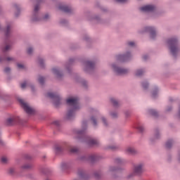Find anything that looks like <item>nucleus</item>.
I'll list each match as a JSON object with an SVG mask.
<instances>
[{"instance_id": "obj_19", "label": "nucleus", "mask_w": 180, "mask_h": 180, "mask_svg": "<svg viewBox=\"0 0 180 180\" xmlns=\"http://www.w3.org/2000/svg\"><path fill=\"white\" fill-rule=\"evenodd\" d=\"M89 20H95L97 23H101V24L105 23V20H102V18H101V15L98 14H95L92 15L91 18H90Z\"/></svg>"}, {"instance_id": "obj_47", "label": "nucleus", "mask_w": 180, "mask_h": 180, "mask_svg": "<svg viewBox=\"0 0 180 180\" xmlns=\"http://www.w3.org/2000/svg\"><path fill=\"white\" fill-rule=\"evenodd\" d=\"M45 81H46V78H44L43 76H39L38 82H39L41 85H44Z\"/></svg>"}, {"instance_id": "obj_21", "label": "nucleus", "mask_w": 180, "mask_h": 180, "mask_svg": "<svg viewBox=\"0 0 180 180\" xmlns=\"http://www.w3.org/2000/svg\"><path fill=\"white\" fill-rule=\"evenodd\" d=\"M126 153L130 154V155H137V154H139V151H137V150L133 147L127 148Z\"/></svg>"}, {"instance_id": "obj_59", "label": "nucleus", "mask_w": 180, "mask_h": 180, "mask_svg": "<svg viewBox=\"0 0 180 180\" xmlns=\"http://www.w3.org/2000/svg\"><path fill=\"white\" fill-rule=\"evenodd\" d=\"M30 86L32 92H36V88H34V85H33V84H30Z\"/></svg>"}, {"instance_id": "obj_32", "label": "nucleus", "mask_w": 180, "mask_h": 180, "mask_svg": "<svg viewBox=\"0 0 180 180\" xmlns=\"http://www.w3.org/2000/svg\"><path fill=\"white\" fill-rule=\"evenodd\" d=\"M13 8L15 9V11H17L15 13V18H18V16H19V15H20V6L19 5H18L17 4H14Z\"/></svg>"}, {"instance_id": "obj_34", "label": "nucleus", "mask_w": 180, "mask_h": 180, "mask_svg": "<svg viewBox=\"0 0 180 180\" xmlns=\"http://www.w3.org/2000/svg\"><path fill=\"white\" fill-rule=\"evenodd\" d=\"M146 72V69H139L136 71L135 75L136 77H141L144 75V73Z\"/></svg>"}, {"instance_id": "obj_16", "label": "nucleus", "mask_w": 180, "mask_h": 180, "mask_svg": "<svg viewBox=\"0 0 180 180\" xmlns=\"http://www.w3.org/2000/svg\"><path fill=\"white\" fill-rule=\"evenodd\" d=\"M51 71L53 74L56 75L58 79H61V78L64 77V74L63 73V72H61V70L60 69V68H57V67L53 68H52Z\"/></svg>"}, {"instance_id": "obj_2", "label": "nucleus", "mask_w": 180, "mask_h": 180, "mask_svg": "<svg viewBox=\"0 0 180 180\" xmlns=\"http://www.w3.org/2000/svg\"><path fill=\"white\" fill-rule=\"evenodd\" d=\"M66 103L68 105L69 108L64 116V120L72 122V120L75 119L77 112L81 109L79 103H78V98H69L67 99Z\"/></svg>"}, {"instance_id": "obj_7", "label": "nucleus", "mask_w": 180, "mask_h": 180, "mask_svg": "<svg viewBox=\"0 0 180 180\" xmlns=\"http://www.w3.org/2000/svg\"><path fill=\"white\" fill-rule=\"evenodd\" d=\"M96 63L93 60H86L84 63L83 70L86 74H92L95 71Z\"/></svg>"}, {"instance_id": "obj_46", "label": "nucleus", "mask_w": 180, "mask_h": 180, "mask_svg": "<svg viewBox=\"0 0 180 180\" xmlns=\"http://www.w3.org/2000/svg\"><path fill=\"white\" fill-rule=\"evenodd\" d=\"M55 151H56V154H60V153H61L63 151V147H61L58 145H56L55 146Z\"/></svg>"}, {"instance_id": "obj_45", "label": "nucleus", "mask_w": 180, "mask_h": 180, "mask_svg": "<svg viewBox=\"0 0 180 180\" xmlns=\"http://www.w3.org/2000/svg\"><path fill=\"white\" fill-rule=\"evenodd\" d=\"M108 150H112V151H116V150H119V146L116 145H110L108 146Z\"/></svg>"}, {"instance_id": "obj_31", "label": "nucleus", "mask_w": 180, "mask_h": 180, "mask_svg": "<svg viewBox=\"0 0 180 180\" xmlns=\"http://www.w3.org/2000/svg\"><path fill=\"white\" fill-rule=\"evenodd\" d=\"M148 112L151 116H153V117H158L159 116L158 111H157V110L149 109Z\"/></svg>"}, {"instance_id": "obj_64", "label": "nucleus", "mask_w": 180, "mask_h": 180, "mask_svg": "<svg viewBox=\"0 0 180 180\" xmlns=\"http://www.w3.org/2000/svg\"><path fill=\"white\" fill-rule=\"evenodd\" d=\"M172 110V107L169 106L167 109H166V112H171Z\"/></svg>"}, {"instance_id": "obj_58", "label": "nucleus", "mask_w": 180, "mask_h": 180, "mask_svg": "<svg viewBox=\"0 0 180 180\" xmlns=\"http://www.w3.org/2000/svg\"><path fill=\"white\" fill-rule=\"evenodd\" d=\"M0 146H5V142L2 140V134L0 131Z\"/></svg>"}, {"instance_id": "obj_52", "label": "nucleus", "mask_w": 180, "mask_h": 180, "mask_svg": "<svg viewBox=\"0 0 180 180\" xmlns=\"http://www.w3.org/2000/svg\"><path fill=\"white\" fill-rule=\"evenodd\" d=\"M68 168V164L67 163H62L60 165V169L62 171H65Z\"/></svg>"}, {"instance_id": "obj_48", "label": "nucleus", "mask_w": 180, "mask_h": 180, "mask_svg": "<svg viewBox=\"0 0 180 180\" xmlns=\"http://www.w3.org/2000/svg\"><path fill=\"white\" fill-rule=\"evenodd\" d=\"M37 61H38V63L39 64L40 67L44 68V59H43L41 58H38Z\"/></svg>"}, {"instance_id": "obj_10", "label": "nucleus", "mask_w": 180, "mask_h": 180, "mask_svg": "<svg viewBox=\"0 0 180 180\" xmlns=\"http://www.w3.org/2000/svg\"><path fill=\"white\" fill-rule=\"evenodd\" d=\"M123 171H124V168L115 165H110L108 169V173L111 175L113 179H116V178H117V176L115 174L116 172H123Z\"/></svg>"}, {"instance_id": "obj_35", "label": "nucleus", "mask_w": 180, "mask_h": 180, "mask_svg": "<svg viewBox=\"0 0 180 180\" xmlns=\"http://www.w3.org/2000/svg\"><path fill=\"white\" fill-rule=\"evenodd\" d=\"M81 85L85 89H87V88L89 86V84L88 83V81L85 79H82L80 82Z\"/></svg>"}, {"instance_id": "obj_42", "label": "nucleus", "mask_w": 180, "mask_h": 180, "mask_svg": "<svg viewBox=\"0 0 180 180\" xmlns=\"http://www.w3.org/2000/svg\"><path fill=\"white\" fill-rule=\"evenodd\" d=\"M70 153H72V154H77V153H78V151H79V148H78L77 147H71L70 148Z\"/></svg>"}, {"instance_id": "obj_29", "label": "nucleus", "mask_w": 180, "mask_h": 180, "mask_svg": "<svg viewBox=\"0 0 180 180\" xmlns=\"http://www.w3.org/2000/svg\"><path fill=\"white\" fill-rule=\"evenodd\" d=\"M109 115L111 119H113L114 120L119 118V112H117V111H110Z\"/></svg>"}, {"instance_id": "obj_26", "label": "nucleus", "mask_w": 180, "mask_h": 180, "mask_svg": "<svg viewBox=\"0 0 180 180\" xmlns=\"http://www.w3.org/2000/svg\"><path fill=\"white\" fill-rule=\"evenodd\" d=\"M114 164H117V165H123V164H126V160L122 158H114Z\"/></svg>"}, {"instance_id": "obj_14", "label": "nucleus", "mask_w": 180, "mask_h": 180, "mask_svg": "<svg viewBox=\"0 0 180 180\" xmlns=\"http://www.w3.org/2000/svg\"><path fill=\"white\" fill-rule=\"evenodd\" d=\"M141 12L153 13L157 11V6L154 4H148L140 8Z\"/></svg>"}, {"instance_id": "obj_13", "label": "nucleus", "mask_w": 180, "mask_h": 180, "mask_svg": "<svg viewBox=\"0 0 180 180\" xmlns=\"http://www.w3.org/2000/svg\"><path fill=\"white\" fill-rule=\"evenodd\" d=\"M0 32H3L5 39H9L12 36V26L11 24H7L6 26L2 29L0 25Z\"/></svg>"}, {"instance_id": "obj_60", "label": "nucleus", "mask_w": 180, "mask_h": 180, "mask_svg": "<svg viewBox=\"0 0 180 180\" xmlns=\"http://www.w3.org/2000/svg\"><path fill=\"white\" fill-rule=\"evenodd\" d=\"M27 176L30 179H34V175H33L32 174H28Z\"/></svg>"}, {"instance_id": "obj_3", "label": "nucleus", "mask_w": 180, "mask_h": 180, "mask_svg": "<svg viewBox=\"0 0 180 180\" xmlns=\"http://www.w3.org/2000/svg\"><path fill=\"white\" fill-rule=\"evenodd\" d=\"M179 43V39L176 37L169 38L167 40V44L169 46V53L172 57H174V58H176V57H178V53H179V46H178Z\"/></svg>"}, {"instance_id": "obj_61", "label": "nucleus", "mask_w": 180, "mask_h": 180, "mask_svg": "<svg viewBox=\"0 0 180 180\" xmlns=\"http://www.w3.org/2000/svg\"><path fill=\"white\" fill-rule=\"evenodd\" d=\"M26 85H27V83H26V82H25L22 84H21L22 89H25V88H26Z\"/></svg>"}, {"instance_id": "obj_20", "label": "nucleus", "mask_w": 180, "mask_h": 180, "mask_svg": "<svg viewBox=\"0 0 180 180\" xmlns=\"http://www.w3.org/2000/svg\"><path fill=\"white\" fill-rule=\"evenodd\" d=\"M110 102L114 108H120V106H122V103H120V101L117 100V98H111Z\"/></svg>"}, {"instance_id": "obj_51", "label": "nucleus", "mask_w": 180, "mask_h": 180, "mask_svg": "<svg viewBox=\"0 0 180 180\" xmlns=\"http://www.w3.org/2000/svg\"><path fill=\"white\" fill-rule=\"evenodd\" d=\"M59 23L61 25V26H67V25H68V20L65 19H61Z\"/></svg>"}, {"instance_id": "obj_25", "label": "nucleus", "mask_w": 180, "mask_h": 180, "mask_svg": "<svg viewBox=\"0 0 180 180\" xmlns=\"http://www.w3.org/2000/svg\"><path fill=\"white\" fill-rule=\"evenodd\" d=\"M20 168L25 171H29L30 169H33V165L31 163H25L21 165Z\"/></svg>"}, {"instance_id": "obj_27", "label": "nucleus", "mask_w": 180, "mask_h": 180, "mask_svg": "<svg viewBox=\"0 0 180 180\" xmlns=\"http://www.w3.org/2000/svg\"><path fill=\"white\" fill-rule=\"evenodd\" d=\"M4 61H8V62L9 61H15V58H13V57L5 58V56L0 55V64H1V63Z\"/></svg>"}, {"instance_id": "obj_56", "label": "nucleus", "mask_w": 180, "mask_h": 180, "mask_svg": "<svg viewBox=\"0 0 180 180\" xmlns=\"http://www.w3.org/2000/svg\"><path fill=\"white\" fill-rule=\"evenodd\" d=\"M4 72L6 74H11V68L6 67L4 68Z\"/></svg>"}, {"instance_id": "obj_33", "label": "nucleus", "mask_w": 180, "mask_h": 180, "mask_svg": "<svg viewBox=\"0 0 180 180\" xmlns=\"http://www.w3.org/2000/svg\"><path fill=\"white\" fill-rule=\"evenodd\" d=\"M78 161H81L82 162H85L89 161L88 155H82L77 158Z\"/></svg>"}, {"instance_id": "obj_54", "label": "nucleus", "mask_w": 180, "mask_h": 180, "mask_svg": "<svg viewBox=\"0 0 180 180\" xmlns=\"http://www.w3.org/2000/svg\"><path fill=\"white\" fill-rule=\"evenodd\" d=\"M51 124H53V126L58 127L60 126V121L55 120V121L52 122Z\"/></svg>"}, {"instance_id": "obj_12", "label": "nucleus", "mask_w": 180, "mask_h": 180, "mask_svg": "<svg viewBox=\"0 0 180 180\" xmlns=\"http://www.w3.org/2000/svg\"><path fill=\"white\" fill-rule=\"evenodd\" d=\"M7 126H14V124H23V121L18 117L8 118L6 120Z\"/></svg>"}, {"instance_id": "obj_17", "label": "nucleus", "mask_w": 180, "mask_h": 180, "mask_svg": "<svg viewBox=\"0 0 180 180\" xmlns=\"http://www.w3.org/2000/svg\"><path fill=\"white\" fill-rule=\"evenodd\" d=\"M75 63V59L70 58L69 60L65 64V70H67L68 72H71V67Z\"/></svg>"}, {"instance_id": "obj_62", "label": "nucleus", "mask_w": 180, "mask_h": 180, "mask_svg": "<svg viewBox=\"0 0 180 180\" xmlns=\"http://www.w3.org/2000/svg\"><path fill=\"white\" fill-rule=\"evenodd\" d=\"M143 60L144 61H147V60H148V55H144V56H143Z\"/></svg>"}, {"instance_id": "obj_39", "label": "nucleus", "mask_w": 180, "mask_h": 180, "mask_svg": "<svg viewBox=\"0 0 180 180\" xmlns=\"http://www.w3.org/2000/svg\"><path fill=\"white\" fill-rule=\"evenodd\" d=\"M15 172H16V169L14 167H10L7 170L8 175H15Z\"/></svg>"}, {"instance_id": "obj_30", "label": "nucleus", "mask_w": 180, "mask_h": 180, "mask_svg": "<svg viewBox=\"0 0 180 180\" xmlns=\"http://www.w3.org/2000/svg\"><path fill=\"white\" fill-rule=\"evenodd\" d=\"M41 172L44 174V175H50L52 172L49 167H42L41 168Z\"/></svg>"}, {"instance_id": "obj_9", "label": "nucleus", "mask_w": 180, "mask_h": 180, "mask_svg": "<svg viewBox=\"0 0 180 180\" xmlns=\"http://www.w3.org/2000/svg\"><path fill=\"white\" fill-rule=\"evenodd\" d=\"M18 101L20 103V105L25 112L27 113V115H34V112H36V110L33 108L30 107V105H29L28 103L25 102L20 98H18Z\"/></svg>"}, {"instance_id": "obj_6", "label": "nucleus", "mask_w": 180, "mask_h": 180, "mask_svg": "<svg viewBox=\"0 0 180 180\" xmlns=\"http://www.w3.org/2000/svg\"><path fill=\"white\" fill-rule=\"evenodd\" d=\"M111 69L116 75H127L130 72L129 69L120 68L119 64L116 63L111 64Z\"/></svg>"}, {"instance_id": "obj_63", "label": "nucleus", "mask_w": 180, "mask_h": 180, "mask_svg": "<svg viewBox=\"0 0 180 180\" xmlns=\"http://www.w3.org/2000/svg\"><path fill=\"white\" fill-rule=\"evenodd\" d=\"M124 115L126 117H129L130 116V112L129 111H125Z\"/></svg>"}, {"instance_id": "obj_15", "label": "nucleus", "mask_w": 180, "mask_h": 180, "mask_svg": "<svg viewBox=\"0 0 180 180\" xmlns=\"http://www.w3.org/2000/svg\"><path fill=\"white\" fill-rule=\"evenodd\" d=\"M58 9L65 13H74V8L70 6L67 5H60L58 7Z\"/></svg>"}, {"instance_id": "obj_1", "label": "nucleus", "mask_w": 180, "mask_h": 180, "mask_svg": "<svg viewBox=\"0 0 180 180\" xmlns=\"http://www.w3.org/2000/svg\"><path fill=\"white\" fill-rule=\"evenodd\" d=\"M86 129H88V122L84 120L82 124V129H74L73 134L76 136L75 139L82 141V143H86L89 147H94V146H99L100 142L98 139L91 138L89 136H84V139H81V136H84L86 133Z\"/></svg>"}, {"instance_id": "obj_11", "label": "nucleus", "mask_w": 180, "mask_h": 180, "mask_svg": "<svg viewBox=\"0 0 180 180\" xmlns=\"http://www.w3.org/2000/svg\"><path fill=\"white\" fill-rule=\"evenodd\" d=\"M141 33H149L150 38L152 40H155L157 37V30H155V27H145Z\"/></svg>"}, {"instance_id": "obj_40", "label": "nucleus", "mask_w": 180, "mask_h": 180, "mask_svg": "<svg viewBox=\"0 0 180 180\" xmlns=\"http://www.w3.org/2000/svg\"><path fill=\"white\" fill-rule=\"evenodd\" d=\"M101 121L103 124V126L108 127L109 126V122H108V118L105 117H101Z\"/></svg>"}, {"instance_id": "obj_22", "label": "nucleus", "mask_w": 180, "mask_h": 180, "mask_svg": "<svg viewBox=\"0 0 180 180\" xmlns=\"http://www.w3.org/2000/svg\"><path fill=\"white\" fill-rule=\"evenodd\" d=\"M88 160L90 162H96V161H98L99 156L96 154L88 155Z\"/></svg>"}, {"instance_id": "obj_44", "label": "nucleus", "mask_w": 180, "mask_h": 180, "mask_svg": "<svg viewBox=\"0 0 180 180\" xmlns=\"http://www.w3.org/2000/svg\"><path fill=\"white\" fill-rule=\"evenodd\" d=\"M141 85H142V88H143L145 91H147V89H148L149 84H148V82L147 81H143V82L141 83Z\"/></svg>"}, {"instance_id": "obj_41", "label": "nucleus", "mask_w": 180, "mask_h": 180, "mask_svg": "<svg viewBox=\"0 0 180 180\" xmlns=\"http://www.w3.org/2000/svg\"><path fill=\"white\" fill-rule=\"evenodd\" d=\"M136 129H137L138 131H139V133H144V131H146V129L144 128V126H143L141 124H139L136 127Z\"/></svg>"}, {"instance_id": "obj_18", "label": "nucleus", "mask_w": 180, "mask_h": 180, "mask_svg": "<svg viewBox=\"0 0 180 180\" xmlns=\"http://www.w3.org/2000/svg\"><path fill=\"white\" fill-rule=\"evenodd\" d=\"M160 137L161 134H160V129H155L153 136L150 138L151 143H155L157 140H160Z\"/></svg>"}, {"instance_id": "obj_49", "label": "nucleus", "mask_w": 180, "mask_h": 180, "mask_svg": "<svg viewBox=\"0 0 180 180\" xmlns=\"http://www.w3.org/2000/svg\"><path fill=\"white\" fill-rule=\"evenodd\" d=\"M127 46H128V47H135L136 46V42L133 41H128L126 43Z\"/></svg>"}, {"instance_id": "obj_38", "label": "nucleus", "mask_w": 180, "mask_h": 180, "mask_svg": "<svg viewBox=\"0 0 180 180\" xmlns=\"http://www.w3.org/2000/svg\"><path fill=\"white\" fill-rule=\"evenodd\" d=\"M34 51V48H33V46H29L27 49V54H28V56H33Z\"/></svg>"}, {"instance_id": "obj_37", "label": "nucleus", "mask_w": 180, "mask_h": 180, "mask_svg": "<svg viewBox=\"0 0 180 180\" xmlns=\"http://www.w3.org/2000/svg\"><path fill=\"white\" fill-rule=\"evenodd\" d=\"M90 120H91V123L93 124V125L94 126V127H96V126H98V120H96V117L91 116L90 117Z\"/></svg>"}, {"instance_id": "obj_50", "label": "nucleus", "mask_w": 180, "mask_h": 180, "mask_svg": "<svg viewBox=\"0 0 180 180\" xmlns=\"http://www.w3.org/2000/svg\"><path fill=\"white\" fill-rule=\"evenodd\" d=\"M11 50V45L6 44L4 47L2 48V52L6 53V51H9Z\"/></svg>"}, {"instance_id": "obj_43", "label": "nucleus", "mask_w": 180, "mask_h": 180, "mask_svg": "<svg viewBox=\"0 0 180 180\" xmlns=\"http://www.w3.org/2000/svg\"><path fill=\"white\" fill-rule=\"evenodd\" d=\"M157 95H158V87H155L152 91V98H157Z\"/></svg>"}, {"instance_id": "obj_4", "label": "nucleus", "mask_w": 180, "mask_h": 180, "mask_svg": "<svg viewBox=\"0 0 180 180\" xmlns=\"http://www.w3.org/2000/svg\"><path fill=\"white\" fill-rule=\"evenodd\" d=\"M144 174V163L139 162L133 165L132 172L127 176V179H132L134 176H141Z\"/></svg>"}, {"instance_id": "obj_57", "label": "nucleus", "mask_w": 180, "mask_h": 180, "mask_svg": "<svg viewBox=\"0 0 180 180\" xmlns=\"http://www.w3.org/2000/svg\"><path fill=\"white\" fill-rule=\"evenodd\" d=\"M1 161L2 164H6V162H8V158L3 157L1 158Z\"/></svg>"}, {"instance_id": "obj_28", "label": "nucleus", "mask_w": 180, "mask_h": 180, "mask_svg": "<svg viewBox=\"0 0 180 180\" xmlns=\"http://www.w3.org/2000/svg\"><path fill=\"white\" fill-rule=\"evenodd\" d=\"M115 60L118 63H126V61L124 60V56L123 53L116 55Z\"/></svg>"}, {"instance_id": "obj_8", "label": "nucleus", "mask_w": 180, "mask_h": 180, "mask_svg": "<svg viewBox=\"0 0 180 180\" xmlns=\"http://www.w3.org/2000/svg\"><path fill=\"white\" fill-rule=\"evenodd\" d=\"M46 96L52 100L54 106L56 108H58V106L61 105V97L60 96V94L57 93L49 92L47 93Z\"/></svg>"}, {"instance_id": "obj_24", "label": "nucleus", "mask_w": 180, "mask_h": 180, "mask_svg": "<svg viewBox=\"0 0 180 180\" xmlns=\"http://www.w3.org/2000/svg\"><path fill=\"white\" fill-rule=\"evenodd\" d=\"M123 55L125 63H127V61H130V60H131L133 57V55H131V52H130V51H127V52L123 53Z\"/></svg>"}, {"instance_id": "obj_23", "label": "nucleus", "mask_w": 180, "mask_h": 180, "mask_svg": "<svg viewBox=\"0 0 180 180\" xmlns=\"http://www.w3.org/2000/svg\"><path fill=\"white\" fill-rule=\"evenodd\" d=\"M174 144H175V141L174 139H169L165 143V148H167V150H171Z\"/></svg>"}, {"instance_id": "obj_5", "label": "nucleus", "mask_w": 180, "mask_h": 180, "mask_svg": "<svg viewBox=\"0 0 180 180\" xmlns=\"http://www.w3.org/2000/svg\"><path fill=\"white\" fill-rule=\"evenodd\" d=\"M39 11H40V6L37 4L34 7V12L32 17V22H49L50 20V15L45 14L41 18L39 17Z\"/></svg>"}, {"instance_id": "obj_36", "label": "nucleus", "mask_w": 180, "mask_h": 180, "mask_svg": "<svg viewBox=\"0 0 180 180\" xmlns=\"http://www.w3.org/2000/svg\"><path fill=\"white\" fill-rule=\"evenodd\" d=\"M94 175L95 179L96 180H99L101 179V178H102V172L101 171L95 172Z\"/></svg>"}, {"instance_id": "obj_55", "label": "nucleus", "mask_w": 180, "mask_h": 180, "mask_svg": "<svg viewBox=\"0 0 180 180\" xmlns=\"http://www.w3.org/2000/svg\"><path fill=\"white\" fill-rule=\"evenodd\" d=\"M83 40H84V41H91V38L88 35H84L83 37Z\"/></svg>"}, {"instance_id": "obj_53", "label": "nucleus", "mask_w": 180, "mask_h": 180, "mask_svg": "<svg viewBox=\"0 0 180 180\" xmlns=\"http://www.w3.org/2000/svg\"><path fill=\"white\" fill-rule=\"evenodd\" d=\"M17 65V68H18V70H25V65L22 64V63H16Z\"/></svg>"}]
</instances>
